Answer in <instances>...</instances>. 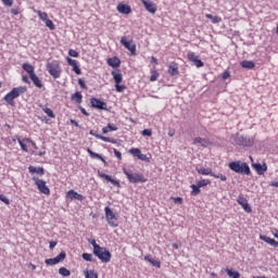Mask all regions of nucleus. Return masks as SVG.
<instances>
[{"label": "nucleus", "instance_id": "obj_1", "mask_svg": "<svg viewBox=\"0 0 278 278\" xmlns=\"http://www.w3.org/2000/svg\"><path fill=\"white\" fill-rule=\"evenodd\" d=\"M230 170L238 173V175H251V167L248 163H242L240 161H233L228 164Z\"/></svg>", "mask_w": 278, "mask_h": 278}, {"label": "nucleus", "instance_id": "obj_2", "mask_svg": "<svg viewBox=\"0 0 278 278\" xmlns=\"http://www.w3.org/2000/svg\"><path fill=\"white\" fill-rule=\"evenodd\" d=\"M124 175H126L129 184H147V178L142 174L134 173L131 170H127V168H123Z\"/></svg>", "mask_w": 278, "mask_h": 278}, {"label": "nucleus", "instance_id": "obj_3", "mask_svg": "<svg viewBox=\"0 0 278 278\" xmlns=\"http://www.w3.org/2000/svg\"><path fill=\"white\" fill-rule=\"evenodd\" d=\"M46 68L51 77L60 79L62 75V67H60V63L58 61L48 62Z\"/></svg>", "mask_w": 278, "mask_h": 278}, {"label": "nucleus", "instance_id": "obj_4", "mask_svg": "<svg viewBox=\"0 0 278 278\" xmlns=\"http://www.w3.org/2000/svg\"><path fill=\"white\" fill-rule=\"evenodd\" d=\"M233 142L238 147L251 148V147H253L255 140L251 137H244L243 135L237 134L233 137Z\"/></svg>", "mask_w": 278, "mask_h": 278}, {"label": "nucleus", "instance_id": "obj_5", "mask_svg": "<svg viewBox=\"0 0 278 278\" xmlns=\"http://www.w3.org/2000/svg\"><path fill=\"white\" fill-rule=\"evenodd\" d=\"M93 255H96L97 258L103 262V264L110 263L112 260V253L106 248L100 247L94 252Z\"/></svg>", "mask_w": 278, "mask_h": 278}, {"label": "nucleus", "instance_id": "obj_6", "mask_svg": "<svg viewBox=\"0 0 278 278\" xmlns=\"http://www.w3.org/2000/svg\"><path fill=\"white\" fill-rule=\"evenodd\" d=\"M105 212V218L110 227H118V217H116V213L110 208V206H106L104 208Z\"/></svg>", "mask_w": 278, "mask_h": 278}, {"label": "nucleus", "instance_id": "obj_7", "mask_svg": "<svg viewBox=\"0 0 278 278\" xmlns=\"http://www.w3.org/2000/svg\"><path fill=\"white\" fill-rule=\"evenodd\" d=\"M33 181H35V186H37L39 192H41V194H51V190L49 189V187L47 186V181L38 178V177H33Z\"/></svg>", "mask_w": 278, "mask_h": 278}, {"label": "nucleus", "instance_id": "obj_8", "mask_svg": "<svg viewBox=\"0 0 278 278\" xmlns=\"http://www.w3.org/2000/svg\"><path fill=\"white\" fill-rule=\"evenodd\" d=\"M66 260V252L62 251L56 257L48 258L45 261L47 266H55V264H60V262H64Z\"/></svg>", "mask_w": 278, "mask_h": 278}, {"label": "nucleus", "instance_id": "obj_9", "mask_svg": "<svg viewBox=\"0 0 278 278\" xmlns=\"http://www.w3.org/2000/svg\"><path fill=\"white\" fill-rule=\"evenodd\" d=\"M91 108L94 110H104L108 112V103L97 99V98H91L90 99Z\"/></svg>", "mask_w": 278, "mask_h": 278}, {"label": "nucleus", "instance_id": "obj_10", "mask_svg": "<svg viewBox=\"0 0 278 278\" xmlns=\"http://www.w3.org/2000/svg\"><path fill=\"white\" fill-rule=\"evenodd\" d=\"M121 45L130 51L131 55H136V45H131V42L127 40V37L121 38Z\"/></svg>", "mask_w": 278, "mask_h": 278}, {"label": "nucleus", "instance_id": "obj_11", "mask_svg": "<svg viewBox=\"0 0 278 278\" xmlns=\"http://www.w3.org/2000/svg\"><path fill=\"white\" fill-rule=\"evenodd\" d=\"M237 202L239 203V205H241V207H243V210H244V212H247V214H251L253 212V210L251 208V205H249V200H247V198L239 197L237 199Z\"/></svg>", "mask_w": 278, "mask_h": 278}, {"label": "nucleus", "instance_id": "obj_12", "mask_svg": "<svg viewBox=\"0 0 278 278\" xmlns=\"http://www.w3.org/2000/svg\"><path fill=\"white\" fill-rule=\"evenodd\" d=\"M98 176L101 177L102 179H105L113 186H116V188H121V182L118 180L113 179L112 176H110L101 170H98Z\"/></svg>", "mask_w": 278, "mask_h": 278}, {"label": "nucleus", "instance_id": "obj_13", "mask_svg": "<svg viewBox=\"0 0 278 278\" xmlns=\"http://www.w3.org/2000/svg\"><path fill=\"white\" fill-rule=\"evenodd\" d=\"M14 99H18V96L14 92L13 89L4 96V101L8 103V105H11L12 108L16 105V102H14Z\"/></svg>", "mask_w": 278, "mask_h": 278}, {"label": "nucleus", "instance_id": "obj_14", "mask_svg": "<svg viewBox=\"0 0 278 278\" xmlns=\"http://www.w3.org/2000/svg\"><path fill=\"white\" fill-rule=\"evenodd\" d=\"M141 2L143 3L146 10L150 12V14H155L157 12V7L155 3H153L152 0H141Z\"/></svg>", "mask_w": 278, "mask_h": 278}, {"label": "nucleus", "instance_id": "obj_15", "mask_svg": "<svg viewBox=\"0 0 278 278\" xmlns=\"http://www.w3.org/2000/svg\"><path fill=\"white\" fill-rule=\"evenodd\" d=\"M66 199H71V201H84V195L72 189L66 192Z\"/></svg>", "mask_w": 278, "mask_h": 278}, {"label": "nucleus", "instance_id": "obj_16", "mask_svg": "<svg viewBox=\"0 0 278 278\" xmlns=\"http://www.w3.org/2000/svg\"><path fill=\"white\" fill-rule=\"evenodd\" d=\"M252 167L256 170L257 175H264V173L268 170V165H266V163L263 165L261 163H253Z\"/></svg>", "mask_w": 278, "mask_h": 278}, {"label": "nucleus", "instance_id": "obj_17", "mask_svg": "<svg viewBox=\"0 0 278 278\" xmlns=\"http://www.w3.org/2000/svg\"><path fill=\"white\" fill-rule=\"evenodd\" d=\"M66 62L70 66L73 67V71L76 75H81V68H79V65H77V61L67 56Z\"/></svg>", "mask_w": 278, "mask_h": 278}, {"label": "nucleus", "instance_id": "obj_18", "mask_svg": "<svg viewBox=\"0 0 278 278\" xmlns=\"http://www.w3.org/2000/svg\"><path fill=\"white\" fill-rule=\"evenodd\" d=\"M260 240H263V242L270 244V247H274L275 249L278 248V241L270 237H267L266 235H260Z\"/></svg>", "mask_w": 278, "mask_h": 278}, {"label": "nucleus", "instance_id": "obj_19", "mask_svg": "<svg viewBox=\"0 0 278 278\" xmlns=\"http://www.w3.org/2000/svg\"><path fill=\"white\" fill-rule=\"evenodd\" d=\"M106 64L112 68H118V66H121V59L117 56L110 58L106 60Z\"/></svg>", "mask_w": 278, "mask_h": 278}, {"label": "nucleus", "instance_id": "obj_20", "mask_svg": "<svg viewBox=\"0 0 278 278\" xmlns=\"http://www.w3.org/2000/svg\"><path fill=\"white\" fill-rule=\"evenodd\" d=\"M193 144H195L197 147H210V140L205 138L197 137L193 140Z\"/></svg>", "mask_w": 278, "mask_h": 278}, {"label": "nucleus", "instance_id": "obj_21", "mask_svg": "<svg viewBox=\"0 0 278 278\" xmlns=\"http://www.w3.org/2000/svg\"><path fill=\"white\" fill-rule=\"evenodd\" d=\"M117 12H119V14H131V7L119 3L117 5Z\"/></svg>", "mask_w": 278, "mask_h": 278}, {"label": "nucleus", "instance_id": "obj_22", "mask_svg": "<svg viewBox=\"0 0 278 278\" xmlns=\"http://www.w3.org/2000/svg\"><path fill=\"white\" fill-rule=\"evenodd\" d=\"M87 152L90 155V157H92V160H101L103 164H108V162L103 156H101V154L93 152L90 148L87 149Z\"/></svg>", "mask_w": 278, "mask_h": 278}, {"label": "nucleus", "instance_id": "obj_23", "mask_svg": "<svg viewBox=\"0 0 278 278\" xmlns=\"http://www.w3.org/2000/svg\"><path fill=\"white\" fill-rule=\"evenodd\" d=\"M168 73L175 77V75H179V65L177 63H170L168 66Z\"/></svg>", "mask_w": 278, "mask_h": 278}, {"label": "nucleus", "instance_id": "obj_24", "mask_svg": "<svg viewBox=\"0 0 278 278\" xmlns=\"http://www.w3.org/2000/svg\"><path fill=\"white\" fill-rule=\"evenodd\" d=\"M144 260L146 262H149L152 266H155V268H160L162 266V263L153 258L151 255H146Z\"/></svg>", "mask_w": 278, "mask_h": 278}, {"label": "nucleus", "instance_id": "obj_25", "mask_svg": "<svg viewBox=\"0 0 278 278\" xmlns=\"http://www.w3.org/2000/svg\"><path fill=\"white\" fill-rule=\"evenodd\" d=\"M114 81H115V85L116 84H123V74L121 73V71H117V72H112L111 73Z\"/></svg>", "mask_w": 278, "mask_h": 278}, {"label": "nucleus", "instance_id": "obj_26", "mask_svg": "<svg viewBox=\"0 0 278 278\" xmlns=\"http://www.w3.org/2000/svg\"><path fill=\"white\" fill-rule=\"evenodd\" d=\"M29 78L31 79V81H33L34 86H36V88H42V81L40 80L38 75L30 74Z\"/></svg>", "mask_w": 278, "mask_h": 278}, {"label": "nucleus", "instance_id": "obj_27", "mask_svg": "<svg viewBox=\"0 0 278 278\" xmlns=\"http://www.w3.org/2000/svg\"><path fill=\"white\" fill-rule=\"evenodd\" d=\"M28 173H36L37 175H40V177H42V175H45V168L42 167H35V166H29L28 167Z\"/></svg>", "mask_w": 278, "mask_h": 278}, {"label": "nucleus", "instance_id": "obj_28", "mask_svg": "<svg viewBox=\"0 0 278 278\" xmlns=\"http://www.w3.org/2000/svg\"><path fill=\"white\" fill-rule=\"evenodd\" d=\"M241 68H248L249 71H252V68H255V62L253 61H242L240 63Z\"/></svg>", "mask_w": 278, "mask_h": 278}, {"label": "nucleus", "instance_id": "obj_29", "mask_svg": "<svg viewBox=\"0 0 278 278\" xmlns=\"http://www.w3.org/2000/svg\"><path fill=\"white\" fill-rule=\"evenodd\" d=\"M195 170L197 173H199V175H210L211 177H213L214 175V172H212V168L197 167Z\"/></svg>", "mask_w": 278, "mask_h": 278}, {"label": "nucleus", "instance_id": "obj_30", "mask_svg": "<svg viewBox=\"0 0 278 278\" xmlns=\"http://www.w3.org/2000/svg\"><path fill=\"white\" fill-rule=\"evenodd\" d=\"M22 68H23L24 71H26V73L29 75V77H31V75L36 74V73L34 72L33 65L29 64V63H24V64L22 65Z\"/></svg>", "mask_w": 278, "mask_h": 278}, {"label": "nucleus", "instance_id": "obj_31", "mask_svg": "<svg viewBox=\"0 0 278 278\" xmlns=\"http://www.w3.org/2000/svg\"><path fill=\"white\" fill-rule=\"evenodd\" d=\"M110 131H118V127H116L114 124H108L106 127L102 128V134H110Z\"/></svg>", "mask_w": 278, "mask_h": 278}, {"label": "nucleus", "instance_id": "obj_32", "mask_svg": "<svg viewBox=\"0 0 278 278\" xmlns=\"http://www.w3.org/2000/svg\"><path fill=\"white\" fill-rule=\"evenodd\" d=\"M72 100L76 101V103H81V100L84 99V96H81V92L76 91L75 93L72 94Z\"/></svg>", "mask_w": 278, "mask_h": 278}, {"label": "nucleus", "instance_id": "obj_33", "mask_svg": "<svg viewBox=\"0 0 278 278\" xmlns=\"http://www.w3.org/2000/svg\"><path fill=\"white\" fill-rule=\"evenodd\" d=\"M12 90L17 94V97H21V94H25V92H27V87H15Z\"/></svg>", "mask_w": 278, "mask_h": 278}, {"label": "nucleus", "instance_id": "obj_34", "mask_svg": "<svg viewBox=\"0 0 278 278\" xmlns=\"http://www.w3.org/2000/svg\"><path fill=\"white\" fill-rule=\"evenodd\" d=\"M81 257L85 262H92L93 264L97 262V258H94L90 253H83Z\"/></svg>", "mask_w": 278, "mask_h": 278}, {"label": "nucleus", "instance_id": "obj_35", "mask_svg": "<svg viewBox=\"0 0 278 278\" xmlns=\"http://www.w3.org/2000/svg\"><path fill=\"white\" fill-rule=\"evenodd\" d=\"M228 277L230 278H240V271H233V269L226 268L225 269Z\"/></svg>", "mask_w": 278, "mask_h": 278}, {"label": "nucleus", "instance_id": "obj_36", "mask_svg": "<svg viewBox=\"0 0 278 278\" xmlns=\"http://www.w3.org/2000/svg\"><path fill=\"white\" fill-rule=\"evenodd\" d=\"M206 18H210V21H212V23L216 24V23H220V21H223V18L218 15H212V14H206Z\"/></svg>", "mask_w": 278, "mask_h": 278}, {"label": "nucleus", "instance_id": "obj_37", "mask_svg": "<svg viewBox=\"0 0 278 278\" xmlns=\"http://www.w3.org/2000/svg\"><path fill=\"white\" fill-rule=\"evenodd\" d=\"M191 194L192 197H197V194H201V187L198 185H191Z\"/></svg>", "mask_w": 278, "mask_h": 278}, {"label": "nucleus", "instance_id": "obj_38", "mask_svg": "<svg viewBox=\"0 0 278 278\" xmlns=\"http://www.w3.org/2000/svg\"><path fill=\"white\" fill-rule=\"evenodd\" d=\"M59 275L62 277H71V270H68L66 267H61L59 269Z\"/></svg>", "mask_w": 278, "mask_h": 278}, {"label": "nucleus", "instance_id": "obj_39", "mask_svg": "<svg viewBox=\"0 0 278 278\" xmlns=\"http://www.w3.org/2000/svg\"><path fill=\"white\" fill-rule=\"evenodd\" d=\"M85 277L86 278H99V274H97L94 270H86Z\"/></svg>", "mask_w": 278, "mask_h": 278}, {"label": "nucleus", "instance_id": "obj_40", "mask_svg": "<svg viewBox=\"0 0 278 278\" xmlns=\"http://www.w3.org/2000/svg\"><path fill=\"white\" fill-rule=\"evenodd\" d=\"M17 142L22 149V151H25V153H27L29 150L27 149V144H25L24 139H21V137H17Z\"/></svg>", "mask_w": 278, "mask_h": 278}, {"label": "nucleus", "instance_id": "obj_41", "mask_svg": "<svg viewBox=\"0 0 278 278\" xmlns=\"http://www.w3.org/2000/svg\"><path fill=\"white\" fill-rule=\"evenodd\" d=\"M210 184H212V181L210 179H202V180L197 182V185L200 188H205V186H210Z\"/></svg>", "mask_w": 278, "mask_h": 278}, {"label": "nucleus", "instance_id": "obj_42", "mask_svg": "<svg viewBox=\"0 0 278 278\" xmlns=\"http://www.w3.org/2000/svg\"><path fill=\"white\" fill-rule=\"evenodd\" d=\"M128 153H130L131 155H134V157H139L140 153H142V151H140V149L138 148H132L128 151Z\"/></svg>", "mask_w": 278, "mask_h": 278}, {"label": "nucleus", "instance_id": "obj_43", "mask_svg": "<svg viewBox=\"0 0 278 278\" xmlns=\"http://www.w3.org/2000/svg\"><path fill=\"white\" fill-rule=\"evenodd\" d=\"M45 114H47V116H49V118H54L55 117V113H53V110L49 109V108H43L42 109Z\"/></svg>", "mask_w": 278, "mask_h": 278}, {"label": "nucleus", "instance_id": "obj_44", "mask_svg": "<svg viewBox=\"0 0 278 278\" xmlns=\"http://www.w3.org/2000/svg\"><path fill=\"white\" fill-rule=\"evenodd\" d=\"M115 89H116V92H125V90H127V86L115 84Z\"/></svg>", "mask_w": 278, "mask_h": 278}, {"label": "nucleus", "instance_id": "obj_45", "mask_svg": "<svg viewBox=\"0 0 278 278\" xmlns=\"http://www.w3.org/2000/svg\"><path fill=\"white\" fill-rule=\"evenodd\" d=\"M37 14L43 23L49 18V15L46 12L38 11Z\"/></svg>", "mask_w": 278, "mask_h": 278}, {"label": "nucleus", "instance_id": "obj_46", "mask_svg": "<svg viewBox=\"0 0 278 278\" xmlns=\"http://www.w3.org/2000/svg\"><path fill=\"white\" fill-rule=\"evenodd\" d=\"M187 58H188V60H189V62H195V60L199 58L197 54H194V52H189L188 54H187Z\"/></svg>", "mask_w": 278, "mask_h": 278}, {"label": "nucleus", "instance_id": "obj_47", "mask_svg": "<svg viewBox=\"0 0 278 278\" xmlns=\"http://www.w3.org/2000/svg\"><path fill=\"white\" fill-rule=\"evenodd\" d=\"M45 23H46V27H49V29H51V31H53V29H55V25L53 24V21L48 18L45 21Z\"/></svg>", "mask_w": 278, "mask_h": 278}, {"label": "nucleus", "instance_id": "obj_48", "mask_svg": "<svg viewBox=\"0 0 278 278\" xmlns=\"http://www.w3.org/2000/svg\"><path fill=\"white\" fill-rule=\"evenodd\" d=\"M194 66H197L198 68H201L203 66H205V64L203 63V61H201V59H199V56L197 58L195 61H193Z\"/></svg>", "mask_w": 278, "mask_h": 278}, {"label": "nucleus", "instance_id": "obj_49", "mask_svg": "<svg viewBox=\"0 0 278 278\" xmlns=\"http://www.w3.org/2000/svg\"><path fill=\"white\" fill-rule=\"evenodd\" d=\"M157 77H160V73H157L156 71H152L150 81H157Z\"/></svg>", "mask_w": 278, "mask_h": 278}, {"label": "nucleus", "instance_id": "obj_50", "mask_svg": "<svg viewBox=\"0 0 278 278\" xmlns=\"http://www.w3.org/2000/svg\"><path fill=\"white\" fill-rule=\"evenodd\" d=\"M89 242H90V244L93 247V253H94L96 251H98V249L101 248V245H99V244L97 243V240H94V239H92L91 241L89 240Z\"/></svg>", "mask_w": 278, "mask_h": 278}, {"label": "nucleus", "instance_id": "obj_51", "mask_svg": "<svg viewBox=\"0 0 278 278\" xmlns=\"http://www.w3.org/2000/svg\"><path fill=\"white\" fill-rule=\"evenodd\" d=\"M0 201H2V203H4L5 205H10V199H8V197H5L4 194L0 193Z\"/></svg>", "mask_w": 278, "mask_h": 278}, {"label": "nucleus", "instance_id": "obj_52", "mask_svg": "<svg viewBox=\"0 0 278 278\" xmlns=\"http://www.w3.org/2000/svg\"><path fill=\"white\" fill-rule=\"evenodd\" d=\"M78 85L80 88H83V90H88V86H86V81L83 78L78 79Z\"/></svg>", "mask_w": 278, "mask_h": 278}, {"label": "nucleus", "instance_id": "obj_53", "mask_svg": "<svg viewBox=\"0 0 278 278\" xmlns=\"http://www.w3.org/2000/svg\"><path fill=\"white\" fill-rule=\"evenodd\" d=\"M68 55H70L71 58H79V52H77L76 50L71 49V50L68 51Z\"/></svg>", "mask_w": 278, "mask_h": 278}, {"label": "nucleus", "instance_id": "obj_54", "mask_svg": "<svg viewBox=\"0 0 278 278\" xmlns=\"http://www.w3.org/2000/svg\"><path fill=\"white\" fill-rule=\"evenodd\" d=\"M138 160H141V162H149V156L147 154H143L142 152L139 154Z\"/></svg>", "mask_w": 278, "mask_h": 278}, {"label": "nucleus", "instance_id": "obj_55", "mask_svg": "<svg viewBox=\"0 0 278 278\" xmlns=\"http://www.w3.org/2000/svg\"><path fill=\"white\" fill-rule=\"evenodd\" d=\"M213 177H215V179H220L222 181H227V176L223 175V174H214Z\"/></svg>", "mask_w": 278, "mask_h": 278}, {"label": "nucleus", "instance_id": "obj_56", "mask_svg": "<svg viewBox=\"0 0 278 278\" xmlns=\"http://www.w3.org/2000/svg\"><path fill=\"white\" fill-rule=\"evenodd\" d=\"M152 131H151V129H143L142 131H141V136H148V137H150V136H152Z\"/></svg>", "mask_w": 278, "mask_h": 278}, {"label": "nucleus", "instance_id": "obj_57", "mask_svg": "<svg viewBox=\"0 0 278 278\" xmlns=\"http://www.w3.org/2000/svg\"><path fill=\"white\" fill-rule=\"evenodd\" d=\"M2 3H4L7 5V8H12V5L14 4L13 0H2Z\"/></svg>", "mask_w": 278, "mask_h": 278}, {"label": "nucleus", "instance_id": "obj_58", "mask_svg": "<svg viewBox=\"0 0 278 278\" xmlns=\"http://www.w3.org/2000/svg\"><path fill=\"white\" fill-rule=\"evenodd\" d=\"M98 140H103V142H110V137H104L102 135H97Z\"/></svg>", "mask_w": 278, "mask_h": 278}, {"label": "nucleus", "instance_id": "obj_59", "mask_svg": "<svg viewBox=\"0 0 278 278\" xmlns=\"http://www.w3.org/2000/svg\"><path fill=\"white\" fill-rule=\"evenodd\" d=\"M113 152H114L115 157H118L119 160H123V154L121 153V151L114 149Z\"/></svg>", "mask_w": 278, "mask_h": 278}, {"label": "nucleus", "instance_id": "obj_60", "mask_svg": "<svg viewBox=\"0 0 278 278\" xmlns=\"http://www.w3.org/2000/svg\"><path fill=\"white\" fill-rule=\"evenodd\" d=\"M229 77H231V74L229 73V71H225L222 75V78L225 79H229Z\"/></svg>", "mask_w": 278, "mask_h": 278}, {"label": "nucleus", "instance_id": "obj_61", "mask_svg": "<svg viewBox=\"0 0 278 278\" xmlns=\"http://www.w3.org/2000/svg\"><path fill=\"white\" fill-rule=\"evenodd\" d=\"M174 203H176V205H181V203H184V199L182 198H174Z\"/></svg>", "mask_w": 278, "mask_h": 278}, {"label": "nucleus", "instance_id": "obj_62", "mask_svg": "<svg viewBox=\"0 0 278 278\" xmlns=\"http://www.w3.org/2000/svg\"><path fill=\"white\" fill-rule=\"evenodd\" d=\"M24 141L30 142V144H31V147H34V149H38V147L36 146V142H34L31 139H29V138H24Z\"/></svg>", "mask_w": 278, "mask_h": 278}, {"label": "nucleus", "instance_id": "obj_63", "mask_svg": "<svg viewBox=\"0 0 278 278\" xmlns=\"http://www.w3.org/2000/svg\"><path fill=\"white\" fill-rule=\"evenodd\" d=\"M78 110H80L81 114H84V116H90V113L86 112V109H84V106H78Z\"/></svg>", "mask_w": 278, "mask_h": 278}, {"label": "nucleus", "instance_id": "obj_64", "mask_svg": "<svg viewBox=\"0 0 278 278\" xmlns=\"http://www.w3.org/2000/svg\"><path fill=\"white\" fill-rule=\"evenodd\" d=\"M50 250L53 251V249H55V247H58V241H50Z\"/></svg>", "mask_w": 278, "mask_h": 278}]
</instances>
